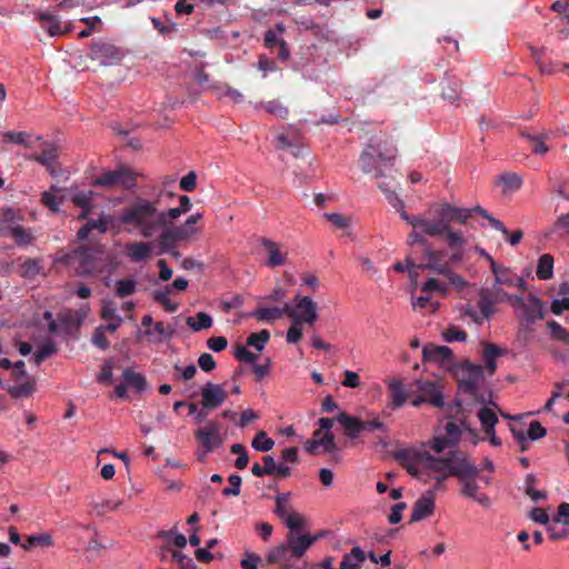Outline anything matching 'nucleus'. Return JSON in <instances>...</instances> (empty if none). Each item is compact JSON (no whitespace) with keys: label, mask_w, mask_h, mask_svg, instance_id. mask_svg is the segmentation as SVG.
<instances>
[{"label":"nucleus","mask_w":569,"mask_h":569,"mask_svg":"<svg viewBox=\"0 0 569 569\" xmlns=\"http://www.w3.org/2000/svg\"><path fill=\"white\" fill-rule=\"evenodd\" d=\"M378 187L385 193L388 202L399 212L401 219L412 227L407 240L409 246L418 244L426 249L427 246H430L426 237L443 238L451 250L445 261L459 263L465 259L468 239L462 230L453 229L451 223L466 224L471 218V210L452 206L449 202H441L430 207L429 216H410L405 210L403 201L393 190L389 189L385 182H380Z\"/></svg>","instance_id":"1"},{"label":"nucleus","mask_w":569,"mask_h":569,"mask_svg":"<svg viewBox=\"0 0 569 569\" xmlns=\"http://www.w3.org/2000/svg\"><path fill=\"white\" fill-rule=\"evenodd\" d=\"M429 473L425 476L427 481L436 480V489L450 477H456L461 483L460 492L463 497L477 502L483 508L491 506L490 497L481 491L479 480L485 485L491 483L488 476L479 477V468L468 455H455L451 458L429 461Z\"/></svg>","instance_id":"2"},{"label":"nucleus","mask_w":569,"mask_h":569,"mask_svg":"<svg viewBox=\"0 0 569 569\" xmlns=\"http://www.w3.org/2000/svg\"><path fill=\"white\" fill-rule=\"evenodd\" d=\"M461 436L460 427L455 422H447L443 433L437 432L430 440L421 442L417 447L403 449L399 452L410 475L427 482L425 476L429 473L427 467L429 461H437L451 458L455 455H467L463 451L455 450Z\"/></svg>","instance_id":"3"},{"label":"nucleus","mask_w":569,"mask_h":569,"mask_svg":"<svg viewBox=\"0 0 569 569\" xmlns=\"http://www.w3.org/2000/svg\"><path fill=\"white\" fill-rule=\"evenodd\" d=\"M160 217V210L156 202L137 198L120 211L117 221L129 233L149 239L161 231Z\"/></svg>","instance_id":"4"},{"label":"nucleus","mask_w":569,"mask_h":569,"mask_svg":"<svg viewBox=\"0 0 569 569\" xmlns=\"http://www.w3.org/2000/svg\"><path fill=\"white\" fill-rule=\"evenodd\" d=\"M398 150L389 141L372 138L366 144L359 156V166L365 174H371L375 179L387 176V171L395 166Z\"/></svg>","instance_id":"5"},{"label":"nucleus","mask_w":569,"mask_h":569,"mask_svg":"<svg viewBox=\"0 0 569 569\" xmlns=\"http://www.w3.org/2000/svg\"><path fill=\"white\" fill-rule=\"evenodd\" d=\"M69 261L74 266L79 276H94L101 273H111L114 267L111 264L108 256L100 250L90 248H79L69 256Z\"/></svg>","instance_id":"6"},{"label":"nucleus","mask_w":569,"mask_h":569,"mask_svg":"<svg viewBox=\"0 0 569 569\" xmlns=\"http://www.w3.org/2000/svg\"><path fill=\"white\" fill-rule=\"evenodd\" d=\"M284 312L291 322H299L312 327L319 318L318 306L309 296L296 295L284 305Z\"/></svg>","instance_id":"7"},{"label":"nucleus","mask_w":569,"mask_h":569,"mask_svg":"<svg viewBox=\"0 0 569 569\" xmlns=\"http://www.w3.org/2000/svg\"><path fill=\"white\" fill-rule=\"evenodd\" d=\"M194 438L199 442L196 456L199 461H204L208 455L223 443L221 426L216 421H209L203 427L194 431Z\"/></svg>","instance_id":"8"},{"label":"nucleus","mask_w":569,"mask_h":569,"mask_svg":"<svg viewBox=\"0 0 569 569\" xmlns=\"http://www.w3.org/2000/svg\"><path fill=\"white\" fill-rule=\"evenodd\" d=\"M445 257H447L445 251L435 250L431 246H427V248L423 249L425 263L421 264L420 267L423 269L436 271L440 274H445L448 277L451 284L459 289L465 288L467 286V282L461 276L457 274L450 269V266L452 263L445 261Z\"/></svg>","instance_id":"9"},{"label":"nucleus","mask_w":569,"mask_h":569,"mask_svg":"<svg viewBox=\"0 0 569 569\" xmlns=\"http://www.w3.org/2000/svg\"><path fill=\"white\" fill-rule=\"evenodd\" d=\"M203 214L197 212L187 218V220L172 229H166L161 232L159 241L163 250L169 249L174 242L187 241L200 233L197 223L202 219Z\"/></svg>","instance_id":"10"},{"label":"nucleus","mask_w":569,"mask_h":569,"mask_svg":"<svg viewBox=\"0 0 569 569\" xmlns=\"http://www.w3.org/2000/svg\"><path fill=\"white\" fill-rule=\"evenodd\" d=\"M318 425L320 427L319 430H316L312 438L305 445L306 451L311 455L335 451L336 443L331 432L333 420L330 418H320Z\"/></svg>","instance_id":"11"},{"label":"nucleus","mask_w":569,"mask_h":569,"mask_svg":"<svg viewBox=\"0 0 569 569\" xmlns=\"http://www.w3.org/2000/svg\"><path fill=\"white\" fill-rule=\"evenodd\" d=\"M34 21L51 38L67 34L73 30L71 21H63L57 11L38 10L34 13Z\"/></svg>","instance_id":"12"},{"label":"nucleus","mask_w":569,"mask_h":569,"mask_svg":"<svg viewBox=\"0 0 569 569\" xmlns=\"http://www.w3.org/2000/svg\"><path fill=\"white\" fill-rule=\"evenodd\" d=\"M92 183L93 186L104 188L122 187L124 189H132L136 186V177L130 169L119 167L116 170L102 172L93 179Z\"/></svg>","instance_id":"13"},{"label":"nucleus","mask_w":569,"mask_h":569,"mask_svg":"<svg viewBox=\"0 0 569 569\" xmlns=\"http://www.w3.org/2000/svg\"><path fill=\"white\" fill-rule=\"evenodd\" d=\"M520 303L512 305L517 317L532 323L543 317L545 308L539 298L530 295L527 299L520 296Z\"/></svg>","instance_id":"14"},{"label":"nucleus","mask_w":569,"mask_h":569,"mask_svg":"<svg viewBox=\"0 0 569 569\" xmlns=\"http://www.w3.org/2000/svg\"><path fill=\"white\" fill-rule=\"evenodd\" d=\"M325 537L323 532L315 536L302 532H289L287 537V547L289 548L291 558H302L307 550L320 538Z\"/></svg>","instance_id":"15"},{"label":"nucleus","mask_w":569,"mask_h":569,"mask_svg":"<svg viewBox=\"0 0 569 569\" xmlns=\"http://www.w3.org/2000/svg\"><path fill=\"white\" fill-rule=\"evenodd\" d=\"M89 57L101 66H113L120 62L123 54L114 44L101 42L91 46Z\"/></svg>","instance_id":"16"},{"label":"nucleus","mask_w":569,"mask_h":569,"mask_svg":"<svg viewBox=\"0 0 569 569\" xmlns=\"http://www.w3.org/2000/svg\"><path fill=\"white\" fill-rule=\"evenodd\" d=\"M201 405L203 409H216L227 400V391L222 385L207 382L201 388Z\"/></svg>","instance_id":"17"},{"label":"nucleus","mask_w":569,"mask_h":569,"mask_svg":"<svg viewBox=\"0 0 569 569\" xmlns=\"http://www.w3.org/2000/svg\"><path fill=\"white\" fill-rule=\"evenodd\" d=\"M496 303L498 302L490 295L489 289H481L478 301L479 315L476 310L471 308L467 311V315L472 317L476 322L481 323L485 320H489L495 315Z\"/></svg>","instance_id":"18"},{"label":"nucleus","mask_w":569,"mask_h":569,"mask_svg":"<svg viewBox=\"0 0 569 569\" xmlns=\"http://www.w3.org/2000/svg\"><path fill=\"white\" fill-rule=\"evenodd\" d=\"M460 386L466 391L473 393L483 380V369L479 365L467 363L461 369Z\"/></svg>","instance_id":"19"},{"label":"nucleus","mask_w":569,"mask_h":569,"mask_svg":"<svg viewBox=\"0 0 569 569\" xmlns=\"http://www.w3.org/2000/svg\"><path fill=\"white\" fill-rule=\"evenodd\" d=\"M422 355L426 361L437 362L446 368L452 365V351L447 346L428 345L423 348Z\"/></svg>","instance_id":"20"},{"label":"nucleus","mask_w":569,"mask_h":569,"mask_svg":"<svg viewBox=\"0 0 569 569\" xmlns=\"http://www.w3.org/2000/svg\"><path fill=\"white\" fill-rule=\"evenodd\" d=\"M435 510V490H428L413 505L411 521H420Z\"/></svg>","instance_id":"21"},{"label":"nucleus","mask_w":569,"mask_h":569,"mask_svg":"<svg viewBox=\"0 0 569 569\" xmlns=\"http://www.w3.org/2000/svg\"><path fill=\"white\" fill-rule=\"evenodd\" d=\"M58 147L52 142H44L40 153L33 154L32 159L41 163L51 176L57 174Z\"/></svg>","instance_id":"22"},{"label":"nucleus","mask_w":569,"mask_h":569,"mask_svg":"<svg viewBox=\"0 0 569 569\" xmlns=\"http://www.w3.org/2000/svg\"><path fill=\"white\" fill-rule=\"evenodd\" d=\"M101 318L107 322L104 327L108 332H116L122 325L123 319L119 315L117 306L111 300H103L101 306Z\"/></svg>","instance_id":"23"},{"label":"nucleus","mask_w":569,"mask_h":569,"mask_svg":"<svg viewBox=\"0 0 569 569\" xmlns=\"http://www.w3.org/2000/svg\"><path fill=\"white\" fill-rule=\"evenodd\" d=\"M388 387H389V391H390L389 406L392 409L401 408L406 403L407 399L409 398V392H408L407 388L405 387L402 380L398 379V378H392L389 380Z\"/></svg>","instance_id":"24"},{"label":"nucleus","mask_w":569,"mask_h":569,"mask_svg":"<svg viewBox=\"0 0 569 569\" xmlns=\"http://www.w3.org/2000/svg\"><path fill=\"white\" fill-rule=\"evenodd\" d=\"M262 247L268 252V259L266 260V266L269 268H276L283 266L287 261V253L281 252L280 247L277 242L263 238L261 241Z\"/></svg>","instance_id":"25"},{"label":"nucleus","mask_w":569,"mask_h":569,"mask_svg":"<svg viewBox=\"0 0 569 569\" xmlns=\"http://www.w3.org/2000/svg\"><path fill=\"white\" fill-rule=\"evenodd\" d=\"M419 391L427 397L428 402L432 406L440 408L445 405L443 395L439 385L435 381H417Z\"/></svg>","instance_id":"26"},{"label":"nucleus","mask_w":569,"mask_h":569,"mask_svg":"<svg viewBox=\"0 0 569 569\" xmlns=\"http://www.w3.org/2000/svg\"><path fill=\"white\" fill-rule=\"evenodd\" d=\"M152 250V242L137 241L127 244L126 254L131 261L141 262L151 256Z\"/></svg>","instance_id":"27"},{"label":"nucleus","mask_w":569,"mask_h":569,"mask_svg":"<svg viewBox=\"0 0 569 569\" xmlns=\"http://www.w3.org/2000/svg\"><path fill=\"white\" fill-rule=\"evenodd\" d=\"M367 555L359 546H355L349 553L342 557L339 569H360Z\"/></svg>","instance_id":"28"},{"label":"nucleus","mask_w":569,"mask_h":569,"mask_svg":"<svg viewBox=\"0 0 569 569\" xmlns=\"http://www.w3.org/2000/svg\"><path fill=\"white\" fill-rule=\"evenodd\" d=\"M337 421L343 426L346 435L351 439L357 438L363 431L362 421L356 417L340 413Z\"/></svg>","instance_id":"29"},{"label":"nucleus","mask_w":569,"mask_h":569,"mask_svg":"<svg viewBox=\"0 0 569 569\" xmlns=\"http://www.w3.org/2000/svg\"><path fill=\"white\" fill-rule=\"evenodd\" d=\"M555 260L550 253H543L538 258L536 274L539 280H550L553 277Z\"/></svg>","instance_id":"30"},{"label":"nucleus","mask_w":569,"mask_h":569,"mask_svg":"<svg viewBox=\"0 0 569 569\" xmlns=\"http://www.w3.org/2000/svg\"><path fill=\"white\" fill-rule=\"evenodd\" d=\"M92 191H76L72 196V201L76 206L82 209L79 219H87L88 214L92 212L91 201L93 198Z\"/></svg>","instance_id":"31"},{"label":"nucleus","mask_w":569,"mask_h":569,"mask_svg":"<svg viewBox=\"0 0 569 569\" xmlns=\"http://www.w3.org/2000/svg\"><path fill=\"white\" fill-rule=\"evenodd\" d=\"M497 406L495 403L491 407H482L478 411V418L481 422L483 431H492L498 423V417L496 413Z\"/></svg>","instance_id":"32"},{"label":"nucleus","mask_w":569,"mask_h":569,"mask_svg":"<svg viewBox=\"0 0 569 569\" xmlns=\"http://www.w3.org/2000/svg\"><path fill=\"white\" fill-rule=\"evenodd\" d=\"M286 315L284 307H271V308H258L249 313V317L254 318L259 321L272 322Z\"/></svg>","instance_id":"33"},{"label":"nucleus","mask_w":569,"mask_h":569,"mask_svg":"<svg viewBox=\"0 0 569 569\" xmlns=\"http://www.w3.org/2000/svg\"><path fill=\"white\" fill-rule=\"evenodd\" d=\"M9 234L19 247L29 246L34 240L31 229H26L20 224L10 227Z\"/></svg>","instance_id":"34"},{"label":"nucleus","mask_w":569,"mask_h":569,"mask_svg":"<svg viewBox=\"0 0 569 569\" xmlns=\"http://www.w3.org/2000/svg\"><path fill=\"white\" fill-rule=\"evenodd\" d=\"M501 355V350L493 343H488L483 348L482 359L485 367L489 375H492L497 369V358Z\"/></svg>","instance_id":"35"},{"label":"nucleus","mask_w":569,"mask_h":569,"mask_svg":"<svg viewBox=\"0 0 569 569\" xmlns=\"http://www.w3.org/2000/svg\"><path fill=\"white\" fill-rule=\"evenodd\" d=\"M497 182L502 186V192L517 191L522 184V178L515 172H507L498 177Z\"/></svg>","instance_id":"36"},{"label":"nucleus","mask_w":569,"mask_h":569,"mask_svg":"<svg viewBox=\"0 0 569 569\" xmlns=\"http://www.w3.org/2000/svg\"><path fill=\"white\" fill-rule=\"evenodd\" d=\"M491 270L497 284L513 287L517 276L511 274L508 269L499 267L495 260H491Z\"/></svg>","instance_id":"37"},{"label":"nucleus","mask_w":569,"mask_h":569,"mask_svg":"<svg viewBox=\"0 0 569 569\" xmlns=\"http://www.w3.org/2000/svg\"><path fill=\"white\" fill-rule=\"evenodd\" d=\"M188 327L193 331H200L212 327V317L206 312H198L194 317H188L186 320Z\"/></svg>","instance_id":"38"},{"label":"nucleus","mask_w":569,"mask_h":569,"mask_svg":"<svg viewBox=\"0 0 569 569\" xmlns=\"http://www.w3.org/2000/svg\"><path fill=\"white\" fill-rule=\"evenodd\" d=\"M172 293L171 287H163L153 292V299L160 303L167 311L174 312L178 309V303L170 299Z\"/></svg>","instance_id":"39"},{"label":"nucleus","mask_w":569,"mask_h":569,"mask_svg":"<svg viewBox=\"0 0 569 569\" xmlns=\"http://www.w3.org/2000/svg\"><path fill=\"white\" fill-rule=\"evenodd\" d=\"M490 295L493 297V299L498 302H509L511 306L516 303H520V296L517 295H509L503 290V286L497 284L496 281L493 282L491 288H488Z\"/></svg>","instance_id":"40"},{"label":"nucleus","mask_w":569,"mask_h":569,"mask_svg":"<svg viewBox=\"0 0 569 569\" xmlns=\"http://www.w3.org/2000/svg\"><path fill=\"white\" fill-rule=\"evenodd\" d=\"M22 378L24 379L22 382H17L9 389L14 398L28 397L34 390V380L28 376Z\"/></svg>","instance_id":"41"},{"label":"nucleus","mask_w":569,"mask_h":569,"mask_svg":"<svg viewBox=\"0 0 569 569\" xmlns=\"http://www.w3.org/2000/svg\"><path fill=\"white\" fill-rule=\"evenodd\" d=\"M289 559H291V557L289 548L287 547V542L272 548L266 557V560L269 563H281L288 561Z\"/></svg>","instance_id":"42"},{"label":"nucleus","mask_w":569,"mask_h":569,"mask_svg":"<svg viewBox=\"0 0 569 569\" xmlns=\"http://www.w3.org/2000/svg\"><path fill=\"white\" fill-rule=\"evenodd\" d=\"M122 377L128 387L133 388L138 392L144 390L146 379L141 373L134 372L131 369H126Z\"/></svg>","instance_id":"43"},{"label":"nucleus","mask_w":569,"mask_h":569,"mask_svg":"<svg viewBox=\"0 0 569 569\" xmlns=\"http://www.w3.org/2000/svg\"><path fill=\"white\" fill-rule=\"evenodd\" d=\"M30 134L24 131H7L1 133V141L4 143H13L30 147Z\"/></svg>","instance_id":"44"},{"label":"nucleus","mask_w":569,"mask_h":569,"mask_svg":"<svg viewBox=\"0 0 569 569\" xmlns=\"http://www.w3.org/2000/svg\"><path fill=\"white\" fill-rule=\"evenodd\" d=\"M137 289V281L133 278L120 279L114 282L116 296L124 298L134 293Z\"/></svg>","instance_id":"45"},{"label":"nucleus","mask_w":569,"mask_h":569,"mask_svg":"<svg viewBox=\"0 0 569 569\" xmlns=\"http://www.w3.org/2000/svg\"><path fill=\"white\" fill-rule=\"evenodd\" d=\"M270 339V332L262 329L259 332L251 333L247 339V346L254 348L257 351H262Z\"/></svg>","instance_id":"46"},{"label":"nucleus","mask_w":569,"mask_h":569,"mask_svg":"<svg viewBox=\"0 0 569 569\" xmlns=\"http://www.w3.org/2000/svg\"><path fill=\"white\" fill-rule=\"evenodd\" d=\"M88 312H89V306L86 305V306L81 307L80 310H78L76 312H72V311L64 312L63 315L60 316L59 320L62 322H66V323H70L74 327H78V326H80L82 320L87 317Z\"/></svg>","instance_id":"47"},{"label":"nucleus","mask_w":569,"mask_h":569,"mask_svg":"<svg viewBox=\"0 0 569 569\" xmlns=\"http://www.w3.org/2000/svg\"><path fill=\"white\" fill-rule=\"evenodd\" d=\"M442 97L445 100L453 103L460 97L459 83L456 80L448 79L442 83Z\"/></svg>","instance_id":"48"},{"label":"nucleus","mask_w":569,"mask_h":569,"mask_svg":"<svg viewBox=\"0 0 569 569\" xmlns=\"http://www.w3.org/2000/svg\"><path fill=\"white\" fill-rule=\"evenodd\" d=\"M282 521L288 527L289 532H300V529L306 525L305 517L292 510L283 518Z\"/></svg>","instance_id":"49"},{"label":"nucleus","mask_w":569,"mask_h":569,"mask_svg":"<svg viewBox=\"0 0 569 569\" xmlns=\"http://www.w3.org/2000/svg\"><path fill=\"white\" fill-rule=\"evenodd\" d=\"M251 446L257 451L268 452L273 448L274 441L264 431H259L253 438Z\"/></svg>","instance_id":"50"},{"label":"nucleus","mask_w":569,"mask_h":569,"mask_svg":"<svg viewBox=\"0 0 569 569\" xmlns=\"http://www.w3.org/2000/svg\"><path fill=\"white\" fill-rule=\"evenodd\" d=\"M57 347L53 341H47L41 345L33 353L32 360L36 366H39L44 359L56 353Z\"/></svg>","instance_id":"51"},{"label":"nucleus","mask_w":569,"mask_h":569,"mask_svg":"<svg viewBox=\"0 0 569 569\" xmlns=\"http://www.w3.org/2000/svg\"><path fill=\"white\" fill-rule=\"evenodd\" d=\"M20 269L23 278H34L41 272L42 268L40 260L28 258L21 263Z\"/></svg>","instance_id":"52"},{"label":"nucleus","mask_w":569,"mask_h":569,"mask_svg":"<svg viewBox=\"0 0 569 569\" xmlns=\"http://www.w3.org/2000/svg\"><path fill=\"white\" fill-rule=\"evenodd\" d=\"M277 30H268L264 33V46L269 49L280 46V41H284L280 36L284 32V26L282 23L277 24Z\"/></svg>","instance_id":"53"},{"label":"nucleus","mask_w":569,"mask_h":569,"mask_svg":"<svg viewBox=\"0 0 569 569\" xmlns=\"http://www.w3.org/2000/svg\"><path fill=\"white\" fill-rule=\"evenodd\" d=\"M468 209L471 210V214L473 212L481 214L485 219H487L489 221V223L492 228L500 231L503 236H508V229L505 227V224L500 220L492 217L487 210H485L483 208H481L479 206H477L475 208H468Z\"/></svg>","instance_id":"54"},{"label":"nucleus","mask_w":569,"mask_h":569,"mask_svg":"<svg viewBox=\"0 0 569 569\" xmlns=\"http://www.w3.org/2000/svg\"><path fill=\"white\" fill-rule=\"evenodd\" d=\"M411 305L415 310L430 309L431 311H436L439 307L438 302L431 301V293H425L417 298L412 297Z\"/></svg>","instance_id":"55"},{"label":"nucleus","mask_w":569,"mask_h":569,"mask_svg":"<svg viewBox=\"0 0 569 569\" xmlns=\"http://www.w3.org/2000/svg\"><path fill=\"white\" fill-rule=\"evenodd\" d=\"M59 191V188L53 186L49 191L42 193L41 201L48 207L52 212L59 211L60 200H58L56 192Z\"/></svg>","instance_id":"56"},{"label":"nucleus","mask_w":569,"mask_h":569,"mask_svg":"<svg viewBox=\"0 0 569 569\" xmlns=\"http://www.w3.org/2000/svg\"><path fill=\"white\" fill-rule=\"evenodd\" d=\"M259 106L264 108V110L268 113L273 114L281 119H284L289 113L288 108L284 107L283 104H281L278 100H272V101H268L266 103H260Z\"/></svg>","instance_id":"57"},{"label":"nucleus","mask_w":569,"mask_h":569,"mask_svg":"<svg viewBox=\"0 0 569 569\" xmlns=\"http://www.w3.org/2000/svg\"><path fill=\"white\" fill-rule=\"evenodd\" d=\"M442 338L446 342H462L467 339V333L459 327L450 326L449 328L442 331Z\"/></svg>","instance_id":"58"},{"label":"nucleus","mask_w":569,"mask_h":569,"mask_svg":"<svg viewBox=\"0 0 569 569\" xmlns=\"http://www.w3.org/2000/svg\"><path fill=\"white\" fill-rule=\"evenodd\" d=\"M323 217L337 229L346 230L350 228V218L337 212H326Z\"/></svg>","instance_id":"59"},{"label":"nucleus","mask_w":569,"mask_h":569,"mask_svg":"<svg viewBox=\"0 0 569 569\" xmlns=\"http://www.w3.org/2000/svg\"><path fill=\"white\" fill-rule=\"evenodd\" d=\"M289 493H280L276 497L274 513L283 520V518L291 511L289 506Z\"/></svg>","instance_id":"60"},{"label":"nucleus","mask_w":569,"mask_h":569,"mask_svg":"<svg viewBox=\"0 0 569 569\" xmlns=\"http://www.w3.org/2000/svg\"><path fill=\"white\" fill-rule=\"evenodd\" d=\"M231 452L238 456L234 461V467L240 470L244 469L249 462V457L244 447L240 443H234L231 446Z\"/></svg>","instance_id":"61"},{"label":"nucleus","mask_w":569,"mask_h":569,"mask_svg":"<svg viewBox=\"0 0 569 569\" xmlns=\"http://www.w3.org/2000/svg\"><path fill=\"white\" fill-rule=\"evenodd\" d=\"M107 331L108 329L104 326H99L92 335V343L101 350H107L110 346L109 340L106 337Z\"/></svg>","instance_id":"62"},{"label":"nucleus","mask_w":569,"mask_h":569,"mask_svg":"<svg viewBox=\"0 0 569 569\" xmlns=\"http://www.w3.org/2000/svg\"><path fill=\"white\" fill-rule=\"evenodd\" d=\"M160 537L172 542L176 547L183 548L187 546V538L184 535L174 530L161 531Z\"/></svg>","instance_id":"63"},{"label":"nucleus","mask_w":569,"mask_h":569,"mask_svg":"<svg viewBox=\"0 0 569 569\" xmlns=\"http://www.w3.org/2000/svg\"><path fill=\"white\" fill-rule=\"evenodd\" d=\"M527 138L532 143V152L535 154L543 156L548 152L549 148L545 142L546 136H530L528 134Z\"/></svg>","instance_id":"64"}]
</instances>
